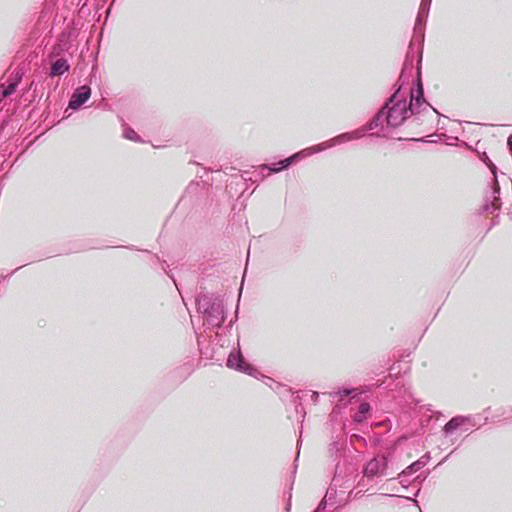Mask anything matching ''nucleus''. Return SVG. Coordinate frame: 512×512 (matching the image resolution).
Instances as JSON below:
<instances>
[{"instance_id": "nucleus-1", "label": "nucleus", "mask_w": 512, "mask_h": 512, "mask_svg": "<svg viewBox=\"0 0 512 512\" xmlns=\"http://www.w3.org/2000/svg\"><path fill=\"white\" fill-rule=\"evenodd\" d=\"M425 111L432 114H438V112L424 99L421 83H418V88L415 94L410 92L409 103H407L406 93H403L400 87L368 124V129H379L377 135L385 136L386 128H396L400 126L410 115H417Z\"/></svg>"}, {"instance_id": "nucleus-2", "label": "nucleus", "mask_w": 512, "mask_h": 512, "mask_svg": "<svg viewBox=\"0 0 512 512\" xmlns=\"http://www.w3.org/2000/svg\"><path fill=\"white\" fill-rule=\"evenodd\" d=\"M367 130H369L368 125L365 128H362V129H359V130H356L353 132H347V133L340 134V135H338L330 140H327L325 142H322L318 145L303 149L302 154L304 157H307L312 154L324 151L328 148L334 147L336 145H339V144H342V143H345L348 141L360 139L361 137H363V135L365 134V132Z\"/></svg>"}, {"instance_id": "nucleus-3", "label": "nucleus", "mask_w": 512, "mask_h": 512, "mask_svg": "<svg viewBox=\"0 0 512 512\" xmlns=\"http://www.w3.org/2000/svg\"><path fill=\"white\" fill-rule=\"evenodd\" d=\"M199 309L205 314V322L211 327H220L225 319L224 306L221 301L211 302L208 298L199 301Z\"/></svg>"}, {"instance_id": "nucleus-4", "label": "nucleus", "mask_w": 512, "mask_h": 512, "mask_svg": "<svg viewBox=\"0 0 512 512\" xmlns=\"http://www.w3.org/2000/svg\"><path fill=\"white\" fill-rule=\"evenodd\" d=\"M227 366L249 375H252L255 371L254 367L244 360L240 350L230 353L227 359Z\"/></svg>"}, {"instance_id": "nucleus-5", "label": "nucleus", "mask_w": 512, "mask_h": 512, "mask_svg": "<svg viewBox=\"0 0 512 512\" xmlns=\"http://www.w3.org/2000/svg\"><path fill=\"white\" fill-rule=\"evenodd\" d=\"M387 464L388 461L386 457H375L366 464L364 468V474L367 477L383 475L387 468Z\"/></svg>"}, {"instance_id": "nucleus-6", "label": "nucleus", "mask_w": 512, "mask_h": 512, "mask_svg": "<svg viewBox=\"0 0 512 512\" xmlns=\"http://www.w3.org/2000/svg\"><path fill=\"white\" fill-rule=\"evenodd\" d=\"M90 95H91L90 87H88L86 85L79 87L73 93V95L70 99V102H69V107L73 110L78 109L90 98Z\"/></svg>"}, {"instance_id": "nucleus-7", "label": "nucleus", "mask_w": 512, "mask_h": 512, "mask_svg": "<svg viewBox=\"0 0 512 512\" xmlns=\"http://www.w3.org/2000/svg\"><path fill=\"white\" fill-rule=\"evenodd\" d=\"M471 424V418L466 416H457L452 418L444 426V431L447 434L454 432L457 429L464 428V426Z\"/></svg>"}, {"instance_id": "nucleus-8", "label": "nucleus", "mask_w": 512, "mask_h": 512, "mask_svg": "<svg viewBox=\"0 0 512 512\" xmlns=\"http://www.w3.org/2000/svg\"><path fill=\"white\" fill-rule=\"evenodd\" d=\"M299 157H304L303 154H302V150L298 153H295L294 155H292L291 157H288L287 159H284V160H281L280 162L277 163L278 166L276 165H262L261 168L262 169H267L269 170L270 172H279L285 168H287L288 166H290L292 164V162L296 159H298Z\"/></svg>"}, {"instance_id": "nucleus-9", "label": "nucleus", "mask_w": 512, "mask_h": 512, "mask_svg": "<svg viewBox=\"0 0 512 512\" xmlns=\"http://www.w3.org/2000/svg\"><path fill=\"white\" fill-rule=\"evenodd\" d=\"M428 460H429L428 455L421 457L420 459H418L417 461H415L414 463L409 465L401 474L402 475H411V474L419 471L427 464Z\"/></svg>"}, {"instance_id": "nucleus-10", "label": "nucleus", "mask_w": 512, "mask_h": 512, "mask_svg": "<svg viewBox=\"0 0 512 512\" xmlns=\"http://www.w3.org/2000/svg\"><path fill=\"white\" fill-rule=\"evenodd\" d=\"M431 2H432V0H422L421 1L417 19H416V26H420L422 24V22H424L426 20V18L428 17Z\"/></svg>"}, {"instance_id": "nucleus-11", "label": "nucleus", "mask_w": 512, "mask_h": 512, "mask_svg": "<svg viewBox=\"0 0 512 512\" xmlns=\"http://www.w3.org/2000/svg\"><path fill=\"white\" fill-rule=\"evenodd\" d=\"M68 69H69V65H68L67 61L65 59H58L53 63V65L51 67L50 75L51 76L62 75L63 73L68 71Z\"/></svg>"}, {"instance_id": "nucleus-12", "label": "nucleus", "mask_w": 512, "mask_h": 512, "mask_svg": "<svg viewBox=\"0 0 512 512\" xmlns=\"http://www.w3.org/2000/svg\"><path fill=\"white\" fill-rule=\"evenodd\" d=\"M19 83V78H16L14 79L13 81H11L7 86H4L3 85V89H2V92H1V96H10L12 93H14L17 85Z\"/></svg>"}, {"instance_id": "nucleus-13", "label": "nucleus", "mask_w": 512, "mask_h": 512, "mask_svg": "<svg viewBox=\"0 0 512 512\" xmlns=\"http://www.w3.org/2000/svg\"><path fill=\"white\" fill-rule=\"evenodd\" d=\"M369 409H370V406L368 403L360 404L358 412L354 416V420L357 422H362L365 419V415L369 411Z\"/></svg>"}, {"instance_id": "nucleus-14", "label": "nucleus", "mask_w": 512, "mask_h": 512, "mask_svg": "<svg viewBox=\"0 0 512 512\" xmlns=\"http://www.w3.org/2000/svg\"><path fill=\"white\" fill-rule=\"evenodd\" d=\"M482 160L489 167V169L491 170L492 174L494 175L495 191H498L499 190V186H498V183H497V180H496V166L492 163V161L488 158V156L486 154H484V157H483Z\"/></svg>"}, {"instance_id": "nucleus-15", "label": "nucleus", "mask_w": 512, "mask_h": 512, "mask_svg": "<svg viewBox=\"0 0 512 512\" xmlns=\"http://www.w3.org/2000/svg\"><path fill=\"white\" fill-rule=\"evenodd\" d=\"M123 136L126 138V139H129V140H132V141H139V136L137 135V133L129 128V127H126L123 131Z\"/></svg>"}, {"instance_id": "nucleus-16", "label": "nucleus", "mask_w": 512, "mask_h": 512, "mask_svg": "<svg viewBox=\"0 0 512 512\" xmlns=\"http://www.w3.org/2000/svg\"><path fill=\"white\" fill-rule=\"evenodd\" d=\"M507 144L512 154V134L508 137Z\"/></svg>"}, {"instance_id": "nucleus-17", "label": "nucleus", "mask_w": 512, "mask_h": 512, "mask_svg": "<svg viewBox=\"0 0 512 512\" xmlns=\"http://www.w3.org/2000/svg\"><path fill=\"white\" fill-rule=\"evenodd\" d=\"M326 506V503L325 501H321V503L319 504L318 508H317V511L321 510V509H324Z\"/></svg>"}, {"instance_id": "nucleus-18", "label": "nucleus", "mask_w": 512, "mask_h": 512, "mask_svg": "<svg viewBox=\"0 0 512 512\" xmlns=\"http://www.w3.org/2000/svg\"><path fill=\"white\" fill-rule=\"evenodd\" d=\"M317 398H318V393H317V392H313V393H312V399H313L314 401H316V400H317Z\"/></svg>"}, {"instance_id": "nucleus-19", "label": "nucleus", "mask_w": 512, "mask_h": 512, "mask_svg": "<svg viewBox=\"0 0 512 512\" xmlns=\"http://www.w3.org/2000/svg\"><path fill=\"white\" fill-rule=\"evenodd\" d=\"M342 393H343V395H345V396H346V395H349V394H350V391H349V390H343V392H342Z\"/></svg>"}]
</instances>
